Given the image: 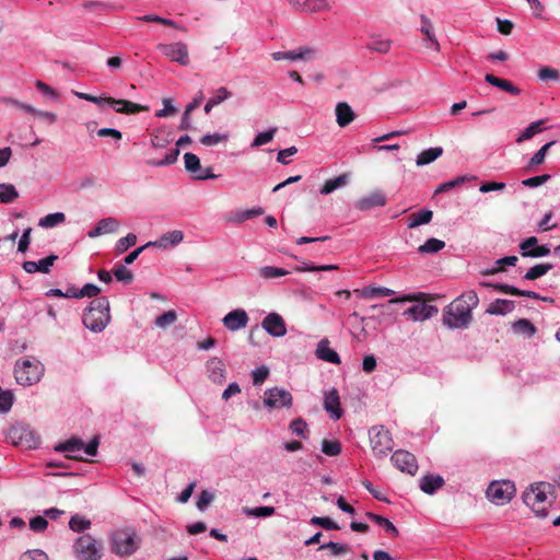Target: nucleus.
I'll use <instances>...</instances> for the list:
<instances>
[{"label":"nucleus","instance_id":"1","mask_svg":"<svg viewBox=\"0 0 560 560\" xmlns=\"http://www.w3.org/2000/svg\"><path fill=\"white\" fill-rule=\"evenodd\" d=\"M479 304V298L472 290L456 298L444 311L443 323L450 328H466L472 320L471 311Z\"/></svg>","mask_w":560,"mask_h":560},{"label":"nucleus","instance_id":"2","mask_svg":"<svg viewBox=\"0 0 560 560\" xmlns=\"http://www.w3.org/2000/svg\"><path fill=\"white\" fill-rule=\"evenodd\" d=\"M109 320V302L105 296L94 299L83 315L84 326L95 332L104 330Z\"/></svg>","mask_w":560,"mask_h":560},{"label":"nucleus","instance_id":"3","mask_svg":"<svg viewBox=\"0 0 560 560\" xmlns=\"http://www.w3.org/2000/svg\"><path fill=\"white\" fill-rule=\"evenodd\" d=\"M551 488L550 483L538 482L530 486V488L523 493L524 503L539 517L547 516L548 506L550 505L547 493L550 492Z\"/></svg>","mask_w":560,"mask_h":560},{"label":"nucleus","instance_id":"4","mask_svg":"<svg viewBox=\"0 0 560 560\" xmlns=\"http://www.w3.org/2000/svg\"><path fill=\"white\" fill-rule=\"evenodd\" d=\"M427 294L419 292L417 294H406L397 299H393L389 303H402V302H422L420 304L412 305L404 312L405 316L411 317L413 320H425L438 314L439 310L434 305L425 304Z\"/></svg>","mask_w":560,"mask_h":560},{"label":"nucleus","instance_id":"5","mask_svg":"<svg viewBox=\"0 0 560 560\" xmlns=\"http://www.w3.org/2000/svg\"><path fill=\"white\" fill-rule=\"evenodd\" d=\"M73 556L77 560H101L103 544L90 534L81 535L73 544Z\"/></svg>","mask_w":560,"mask_h":560},{"label":"nucleus","instance_id":"6","mask_svg":"<svg viewBox=\"0 0 560 560\" xmlns=\"http://www.w3.org/2000/svg\"><path fill=\"white\" fill-rule=\"evenodd\" d=\"M44 368L37 360L23 359L15 363L14 375L20 385L31 386L39 382Z\"/></svg>","mask_w":560,"mask_h":560},{"label":"nucleus","instance_id":"7","mask_svg":"<svg viewBox=\"0 0 560 560\" xmlns=\"http://www.w3.org/2000/svg\"><path fill=\"white\" fill-rule=\"evenodd\" d=\"M7 439L15 446L27 450L36 448L40 443L39 436L32 429L23 424L10 427Z\"/></svg>","mask_w":560,"mask_h":560},{"label":"nucleus","instance_id":"8","mask_svg":"<svg viewBox=\"0 0 560 560\" xmlns=\"http://www.w3.org/2000/svg\"><path fill=\"white\" fill-rule=\"evenodd\" d=\"M100 445V440L95 436L86 446L79 438H71L68 441L60 443L55 447L58 452L67 453V458L74 460H83L82 456L73 455V453L79 452L81 450L89 456H95L97 454V448Z\"/></svg>","mask_w":560,"mask_h":560},{"label":"nucleus","instance_id":"9","mask_svg":"<svg viewBox=\"0 0 560 560\" xmlns=\"http://www.w3.org/2000/svg\"><path fill=\"white\" fill-rule=\"evenodd\" d=\"M369 438L371 448L377 457L386 456L394 447L392 435L383 425L372 427Z\"/></svg>","mask_w":560,"mask_h":560},{"label":"nucleus","instance_id":"10","mask_svg":"<svg viewBox=\"0 0 560 560\" xmlns=\"http://www.w3.org/2000/svg\"><path fill=\"white\" fill-rule=\"evenodd\" d=\"M515 492V486L510 480L492 481L487 489V497L491 502L503 505L512 500Z\"/></svg>","mask_w":560,"mask_h":560},{"label":"nucleus","instance_id":"11","mask_svg":"<svg viewBox=\"0 0 560 560\" xmlns=\"http://www.w3.org/2000/svg\"><path fill=\"white\" fill-rule=\"evenodd\" d=\"M138 548L136 534L129 530H119L112 536V551L120 557L131 556Z\"/></svg>","mask_w":560,"mask_h":560},{"label":"nucleus","instance_id":"12","mask_svg":"<svg viewBox=\"0 0 560 560\" xmlns=\"http://www.w3.org/2000/svg\"><path fill=\"white\" fill-rule=\"evenodd\" d=\"M156 49L173 62H177L180 66L189 65L188 46L183 42L158 44Z\"/></svg>","mask_w":560,"mask_h":560},{"label":"nucleus","instance_id":"13","mask_svg":"<svg viewBox=\"0 0 560 560\" xmlns=\"http://www.w3.org/2000/svg\"><path fill=\"white\" fill-rule=\"evenodd\" d=\"M293 402L291 393L283 388H269L265 392L264 405L268 408H290Z\"/></svg>","mask_w":560,"mask_h":560},{"label":"nucleus","instance_id":"14","mask_svg":"<svg viewBox=\"0 0 560 560\" xmlns=\"http://www.w3.org/2000/svg\"><path fill=\"white\" fill-rule=\"evenodd\" d=\"M390 459L394 466L400 471L407 472L411 476L416 475L418 470V463L412 453L406 450H397L394 452Z\"/></svg>","mask_w":560,"mask_h":560},{"label":"nucleus","instance_id":"15","mask_svg":"<svg viewBox=\"0 0 560 560\" xmlns=\"http://www.w3.org/2000/svg\"><path fill=\"white\" fill-rule=\"evenodd\" d=\"M185 168L195 179H208L214 178L215 175L211 172V168H202L199 158L194 153L184 154Z\"/></svg>","mask_w":560,"mask_h":560},{"label":"nucleus","instance_id":"16","mask_svg":"<svg viewBox=\"0 0 560 560\" xmlns=\"http://www.w3.org/2000/svg\"><path fill=\"white\" fill-rule=\"evenodd\" d=\"M316 56L317 49L310 46L299 47L298 49L289 51H277L271 55L272 59L276 61L283 59L308 61L314 59Z\"/></svg>","mask_w":560,"mask_h":560},{"label":"nucleus","instance_id":"17","mask_svg":"<svg viewBox=\"0 0 560 560\" xmlns=\"http://www.w3.org/2000/svg\"><path fill=\"white\" fill-rule=\"evenodd\" d=\"M262 328L273 337H283L287 334V326L278 313L268 314L261 324Z\"/></svg>","mask_w":560,"mask_h":560},{"label":"nucleus","instance_id":"18","mask_svg":"<svg viewBox=\"0 0 560 560\" xmlns=\"http://www.w3.org/2000/svg\"><path fill=\"white\" fill-rule=\"evenodd\" d=\"M386 202V196L382 191L376 190L359 198L354 203V208L360 211H370L373 208L384 207Z\"/></svg>","mask_w":560,"mask_h":560},{"label":"nucleus","instance_id":"19","mask_svg":"<svg viewBox=\"0 0 560 560\" xmlns=\"http://www.w3.org/2000/svg\"><path fill=\"white\" fill-rule=\"evenodd\" d=\"M189 143H191V138L188 135H185V136H182L177 140L176 145L177 147H184V145L189 144ZM178 155H179V149L175 148V149L171 150L164 156V159H162V160H148L147 164L150 165V166H154V167L172 165V164H174L177 161Z\"/></svg>","mask_w":560,"mask_h":560},{"label":"nucleus","instance_id":"20","mask_svg":"<svg viewBox=\"0 0 560 560\" xmlns=\"http://www.w3.org/2000/svg\"><path fill=\"white\" fill-rule=\"evenodd\" d=\"M120 226V223L117 219L113 217H108L102 219L97 222L94 229L89 231L88 235L91 238L98 237L103 234H109L116 232Z\"/></svg>","mask_w":560,"mask_h":560},{"label":"nucleus","instance_id":"21","mask_svg":"<svg viewBox=\"0 0 560 560\" xmlns=\"http://www.w3.org/2000/svg\"><path fill=\"white\" fill-rule=\"evenodd\" d=\"M107 105L115 106L118 105L119 107H116V112L120 114L131 115V114H138L141 112H148L149 107L143 106L137 103H133L131 101L127 100H116V98H108Z\"/></svg>","mask_w":560,"mask_h":560},{"label":"nucleus","instance_id":"22","mask_svg":"<svg viewBox=\"0 0 560 560\" xmlns=\"http://www.w3.org/2000/svg\"><path fill=\"white\" fill-rule=\"evenodd\" d=\"M57 259H58V256L49 255L46 258H43L38 261L27 260L23 264V269L27 273H34V272L48 273L50 270V267L54 265V262Z\"/></svg>","mask_w":560,"mask_h":560},{"label":"nucleus","instance_id":"23","mask_svg":"<svg viewBox=\"0 0 560 560\" xmlns=\"http://www.w3.org/2000/svg\"><path fill=\"white\" fill-rule=\"evenodd\" d=\"M184 240V233L179 230H174L163 234L159 240L154 242H148L147 246H154L160 248H166L168 246H176Z\"/></svg>","mask_w":560,"mask_h":560},{"label":"nucleus","instance_id":"24","mask_svg":"<svg viewBox=\"0 0 560 560\" xmlns=\"http://www.w3.org/2000/svg\"><path fill=\"white\" fill-rule=\"evenodd\" d=\"M324 408L331 415V418L338 420L341 418L340 398L337 389H331L325 395Z\"/></svg>","mask_w":560,"mask_h":560},{"label":"nucleus","instance_id":"25","mask_svg":"<svg viewBox=\"0 0 560 560\" xmlns=\"http://www.w3.org/2000/svg\"><path fill=\"white\" fill-rule=\"evenodd\" d=\"M335 112L337 124L342 128L350 125L355 118L354 112L352 110L351 106L346 102L338 103L336 105Z\"/></svg>","mask_w":560,"mask_h":560},{"label":"nucleus","instance_id":"26","mask_svg":"<svg viewBox=\"0 0 560 560\" xmlns=\"http://www.w3.org/2000/svg\"><path fill=\"white\" fill-rule=\"evenodd\" d=\"M207 371L213 383L221 384L225 378L224 363L218 358H212L207 362Z\"/></svg>","mask_w":560,"mask_h":560},{"label":"nucleus","instance_id":"27","mask_svg":"<svg viewBox=\"0 0 560 560\" xmlns=\"http://www.w3.org/2000/svg\"><path fill=\"white\" fill-rule=\"evenodd\" d=\"M223 325L231 331L245 327V310H234L223 318Z\"/></svg>","mask_w":560,"mask_h":560},{"label":"nucleus","instance_id":"28","mask_svg":"<svg viewBox=\"0 0 560 560\" xmlns=\"http://www.w3.org/2000/svg\"><path fill=\"white\" fill-rule=\"evenodd\" d=\"M485 80L487 83L497 86L503 91H505L509 94L512 95H518L521 93V90L514 85L511 81L501 79L492 73H487L485 77Z\"/></svg>","mask_w":560,"mask_h":560},{"label":"nucleus","instance_id":"29","mask_svg":"<svg viewBox=\"0 0 560 560\" xmlns=\"http://www.w3.org/2000/svg\"><path fill=\"white\" fill-rule=\"evenodd\" d=\"M420 32L425 36V39L431 43L429 47H432L436 51L440 50V44L434 34L433 23L425 15L420 16Z\"/></svg>","mask_w":560,"mask_h":560},{"label":"nucleus","instance_id":"30","mask_svg":"<svg viewBox=\"0 0 560 560\" xmlns=\"http://www.w3.org/2000/svg\"><path fill=\"white\" fill-rule=\"evenodd\" d=\"M316 354L323 361L335 364L340 363L338 353L329 347V341L327 339H323L318 342Z\"/></svg>","mask_w":560,"mask_h":560},{"label":"nucleus","instance_id":"31","mask_svg":"<svg viewBox=\"0 0 560 560\" xmlns=\"http://www.w3.org/2000/svg\"><path fill=\"white\" fill-rule=\"evenodd\" d=\"M443 485L444 479L438 475H427L420 480V489L428 494H433Z\"/></svg>","mask_w":560,"mask_h":560},{"label":"nucleus","instance_id":"32","mask_svg":"<svg viewBox=\"0 0 560 560\" xmlns=\"http://www.w3.org/2000/svg\"><path fill=\"white\" fill-rule=\"evenodd\" d=\"M365 516L378 526L383 527L387 534H390L394 537L399 536V530L388 518L372 512H366Z\"/></svg>","mask_w":560,"mask_h":560},{"label":"nucleus","instance_id":"33","mask_svg":"<svg viewBox=\"0 0 560 560\" xmlns=\"http://www.w3.org/2000/svg\"><path fill=\"white\" fill-rule=\"evenodd\" d=\"M443 154V148L435 147L423 150L420 154H418L416 164L418 166H423L434 162Z\"/></svg>","mask_w":560,"mask_h":560},{"label":"nucleus","instance_id":"34","mask_svg":"<svg viewBox=\"0 0 560 560\" xmlns=\"http://www.w3.org/2000/svg\"><path fill=\"white\" fill-rule=\"evenodd\" d=\"M514 310V302L510 300L497 299L487 310L492 315H504Z\"/></svg>","mask_w":560,"mask_h":560},{"label":"nucleus","instance_id":"35","mask_svg":"<svg viewBox=\"0 0 560 560\" xmlns=\"http://www.w3.org/2000/svg\"><path fill=\"white\" fill-rule=\"evenodd\" d=\"M494 288L497 291H500L505 294L516 295V296H525L535 300H539L540 295L534 291L521 290L510 284H495Z\"/></svg>","mask_w":560,"mask_h":560},{"label":"nucleus","instance_id":"36","mask_svg":"<svg viewBox=\"0 0 560 560\" xmlns=\"http://www.w3.org/2000/svg\"><path fill=\"white\" fill-rule=\"evenodd\" d=\"M433 218V212L431 210L424 209L417 213H412L408 218V228L413 229L422 224L429 223Z\"/></svg>","mask_w":560,"mask_h":560},{"label":"nucleus","instance_id":"37","mask_svg":"<svg viewBox=\"0 0 560 560\" xmlns=\"http://www.w3.org/2000/svg\"><path fill=\"white\" fill-rule=\"evenodd\" d=\"M545 120L540 119L532 122L528 127H526L522 133L517 137L516 142L522 143L526 140L532 139L535 135L541 132L545 128Z\"/></svg>","mask_w":560,"mask_h":560},{"label":"nucleus","instance_id":"38","mask_svg":"<svg viewBox=\"0 0 560 560\" xmlns=\"http://www.w3.org/2000/svg\"><path fill=\"white\" fill-rule=\"evenodd\" d=\"M349 180L348 174H341L335 178L328 179L325 182L323 187L320 188V194L328 195L334 190L343 187Z\"/></svg>","mask_w":560,"mask_h":560},{"label":"nucleus","instance_id":"39","mask_svg":"<svg viewBox=\"0 0 560 560\" xmlns=\"http://www.w3.org/2000/svg\"><path fill=\"white\" fill-rule=\"evenodd\" d=\"M555 144V141H550L542 145L529 160L528 164L525 167L526 172L534 171L536 165H540L544 163L546 154L548 150Z\"/></svg>","mask_w":560,"mask_h":560},{"label":"nucleus","instance_id":"40","mask_svg":"<svg viewBox=\"0 0 560 560\" xmlns=\"http://www.w3.org/2000/svg\"><path fill=\"white\" fill-rule=\"evenodd\" d=\"M355 293L362 298L390 296L394 291L383 287H365L362 290H355Z\"/></svg>","mask_w":560,"mask_h":560},{"label":"nucleus","instance_id":"41","mask_svg":"<svg viewBox=\"0 0 560 560\" xmlns=\"http://www.w3.org/2000/svg\"><path fill=\"white\" fill-rule=\"evenodd\" d=\"M137 19L140 20V21H143V22L159 23V24H162L164 26L177 28V30H179L182 32H186L187 31L186 27L178 25L175 21L162 18V16H159L156 14H145V15L139 16Z\"/></svg>","mask_w":560,"mask_h":560},{"label":"nucleus","instance_id":"42","mask_svg":"<svg viewBox=\"0 0 560 560\" xmlns=\"http://www.w3.org/2000/svg\"><path fill=\"white\" fill-rule=\"evenodd\" d=\"M329 10L330 5L326 0H306L301 5V11L307 13H315Z\"/></svg>","mask_w":560,"mask_h":560},{"label":"nucleus","instance_id":"43","mask_svg":"<svg viewBox=\"0 0 560 560\" xmlns=\"http://www.w3.org/2000/svg\"><path fill=\"white\" fill-rule=\"evenodd\" d=\"M66 221V215L62 212L49 213L39 219L38 225L44 229H50Z\"/></svg>","mask_w":560,"mask_h":560},{"label":"nucleus","instance_id":"44","mask_svg":"<svg viewBox=\"0 0 560 560\" xmlns=\"http://www.w3.org/2000/svg\"><path fill=\"white\" fill-rule=\"evenodd\" d=\"M552 268H553L552 264H549V262L535 265L534 267H532L527 270V272L524 276V279L530 280V281L536 280V279L545 276Z\"/></svg>","mask_w":560,"mask_h":560},{"label":"nucleus","instance_id":"45","mask_svg":"<svg viewBox=\"0 0 560 560\" xmlns=\"http://www.w3.org/2000/svg\"><path fill=\"white\" fill-rule=\"evenodd\" d=\"M513 330L518 334L526 335L528 337H532L536 334L537 329L534 326V324L526 318H521L513 323Z\"/></svg>","mask_w":560,"mask_h":560},{"label":"nucleus","instance_id":"46","mask_svg":"<svg viewBox=\"0 0 560 560\" xmlns=\"http://www.w3.org/2000/svg\"><path fill=\"white\" fill-rule=\"evenodd\" d=\"M90 527L91 521L79 514H74L69 521V528L75 533H84Z\"/></svg>","mask_w":560,"mask_h":560},{"label":"nucleus","instance_id":"47","mask_svg":"<svg viewBox=\"0 0 560 560\" xmlns=\"http://www.w3.org/2000/svg\"><path fill=\"white\" fill-rule=\"evenodd\" d=\"M258 275L265 279H273L278 277H284L289 275V271L279 267L265 266L258 269Z\"/></svg>","mask_w":560,"mask_h":560},{"label":"nucleus","instance_id":"48","mask_svg":"<svg viewBox=\"0 0 560 560\" xmlns=\"http://www.w3.org/2000/svg\"><path fill=\"white\" fill-rule=\"evenodd\" d=\"M19 197V192L12 184H0V201L10 203Z\"/></svg>","mask_w":560,"mask_h":560},{"label":"nucleus","instance_id":"49","mask_svg":"<svg viewBox=\"0 0 560 560\" xmlns=\"http://www.w3.org/2000/svg\"><path fill=\"white\" fill-rule=\"evenodd\" d=\"M444 247L445 243L443 241L432 237L429 238L424 244L419 246L418 250L420 253L433 254L440 252Z\"/></svg>","mask_w":560,"mask_h":560},{"label":"nucleus","instance_id":"50","mask_svg":"<svg viewBox=\"0 0 560 560\" xmlns=\"http://www.w3.org/2000/svg\"><path fill=\"white\" fill-rule=\"evenodd\" d=\"M328 549L335 557L343 556L350 552V548L347 545L329 541L319 547V550Z\"/></svg>","mask_w":560,"mask_h":560},{"label":"nucleus","instance_id":"51","mask_svg":"<svg viewBox=\"0 0 560 560\" xmlns=\"http://www.w3.org/2000/svg\"><path fill=\"white\" fill-rule=\"evenodd\" d=\"M322 452L328 456H337L341 453V444L337 440H323Z\"/></svg>","mask_w":560,"mask_h":560},{"label":"nucleus","instance_id":"52","mask_svg":"<svg viewBox=\"0 0 560 560\" xmlns=\"http://www.w3.org/2000/svg\"><path fill=\"white\" fill-rule=\"evenodd\" d=\"M177 319V314L175 311L170 310L155 319V325L160 328H167L173 325Z\"/></svg>","mask_w":560,"mask_h":560},{"label":"nucleus","instance_id":"53","mask_svg":"<svg viewBox=\"0 0 560 560\" xmlns=\"http://www.w3.org/2000/svg\"><path fill=\"white\" fill-rule=\"evenodd\" d=\"M368 48L377 52L386 54L390 49V40L382 38H372L368 43Z\"/></svg>","mask_w":560,"mask_h":560},{"label":"nucleus","instance_id":"54","mask_svg":"<svg viewBox=\"0 0 560 560\" xmlns=\"http://www.w3.org/2000/svg\"><path fill=\"white\" fill-rule=\"evenodd\" d=\"M137 235L133 233H129L126 237H122L117 241L115 249L117 253H125L129 247L136 245Z\"/></svg>","mask_w":560,"mask_h":560},{"label":"nucleus","instance_id":"55","mask_svg":"<svg viewBox=\"0 0 560 560\" xmlns=\"http://www.w3.org/2000/svg\"><path fill=\"white\" fill-rule=\"evenodd\" d=\"M13 393L11 390H2L0 393V413H7L10 411L13 405Z\"/></svg>","mask_w":560,"mask_h":560},{"label":"nucleus","instance_id":"56","mask_svg":"<svg viewBox=\"0 0 560 560\" xmlns=\"http://www.w3.org/2000/svg\"><path fill=\"white\" fill-rule=\"evenodd\" d=\"M311 524L322 526L327 530H337L340 528L339 525L329 517L313 516Z\"/></svg>","mask_w":560,"mask_h":560},{"label":"nucleus","instance_id":"57","mask_svg":"<svg viewBox=\"0 0 560 560\" xmlns=\"http://www.w3.org/2000/svg\"><path fill=\"white\" fill-rule=\"evenodd\" d=\"M223 219L226 223L242 224L245 222V210L238 209L235 211H231L229 213H225Z\"/></svg>","mask_w":560,"mask_h":560},{"label":"nucleus","instance_id":"58","mask_svg":"<svg viewBox=\"0 0 560 560\" xmlns=\"http://www.w3.org/2000/svg\"><path fill=\"white\" fill-rule=\"evenodd\" d=\"M277 132V128H271L268 131L259 133L253 141L252 147H260L270 142Z\"/></svg>","mask_w":560,"mask_h":560},{"label":"nucleus","instance_id":"59","mask_svg":"<svg viewBox=\"0 0 560 560\" xmlns=\"http://www.w3.org/2000/svg\"><path fill=\"white\" fill-rule=\"evenodd\" d=\"M275 508L273 506H259L254 509H247V516H255V517H268L275 514Z\"/></svg>","mask_w":560,"mask_h":560},{"label":"nucleus","instance_id":"60","mask_svg":"<svg viewBox=\"0 0 560 560\" xmlns=\"http://www.w3.org/2000/svg\"><path fill=\"white\" fill-rule=\"evenodd\" d=\"M550 247L548 245H537L536 247L532 248L529 252L522 253L523 257H545L550 254Z\"/></svg>","mask_w":560,"mask_h":560},{"label":"nucleus","instance_id":"61","mask_svg":"<svg viewBox=\"0 0 560 560\" xmlns=\"http://www.w3.org/2000/svg\"><path fill=\"white\" fill-rule=\"evenodd\" d=\"M213 500H214V494L212 492H210L208 490H202L198 497L196 505L200 511H203L205 509H207L210 505V503Z\"/></svg>","mask_w":560,"mask_h":560},{"label":"nucleus","instance_id":"62","mask_svg":"<svg viewBox=\"0 0 560 560\" xmlns=\"http://www.w3.org/2000/svg\"><path fill=\"white\" fill-rule=\"evenodd\" d=\"M114 276L118 281L126 283H130L133 280L132 272L122 265L115 268Z\"/></svg>","mask_w":560,"mask_h":560},{"label":"nucleus","instance_id":"63","mask_svg":"<svg viewBox=\"0 0 560 560\" xmlns=\"http://www.w3.org/2000/svg\"><path fill=\"white\" fill-rule=\"evenodd\" d=\"M268 375H269V369L265 365L254 370L252 373L253 384L261 385L267 380Z\"/></svg>","mask_w":560,"mask_h":560},{"label":"nucleus","instance_id":"64","mask_svg":"<svg viewBox=\"0 0 560 560\" xmlns=\"http://www.w3.org/2000/svg\"><path fill=\"white\" fill-rule=\"evenodd\" d=\"M20 560H48V557L44 551L34 549L24 552Z\"/></svg>","mask_w":560,"mask_h":560}]
</instances>
